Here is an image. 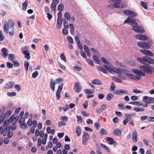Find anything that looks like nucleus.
<instances>
[{"instance_id":"61","label":"nucleus","mask_w":154,"mask_h":154,"mask_svg":"<svg viewBox=\"0 0 154 154\" xmlns=\"http://www.w3.org/2000/svg\"><path fill=\"white\" fill-rule=\"evenodd\" d=\"M100 133L103 135H106V131L103 128H101L100 130Z\"/></svg>"},{"instance_id":"49","label":"nucleus","mask_w":154,"mask_h":154,"mask_svg":"<svg viewBox=\"0 0 154 154\" xmlns=\"http://www.w3.org/2000/svg\"><path fill=\"white\" fill-rule=\"evenodd\" d=\"M7 94L8 96L13 97L16 95V93L15 92H11V93L8 92Z\"/></svg>"},{"instance_id":"1","label":"nucleus","mask_w":154,"mask_h":154,"mask_svg":"<svg viewBox=\"0 0 154 154\" xmlns=\"http://www.w3.org/2000/svg\"><path fill=\"white\" fill-rule=\"evenodd\" d=\"M139 68L142 71L148 74L152 73L154 71L153 67L147 64L140 65Z\"/></svg>"},{"instance_id":"15","label":"nucleus","mask_w":154,"mask_h":154,"mask_svg":"<svg viewBox=\"0 0 154 154\" xmlns=\"http://www.w3.org/2000/svg\"><path fill=\"white\" fill-rule=\"evenodd\" d=\"M14 84V82L11 81L8 82L5 86L4 88L9 89L12 88Z\"/></svg>"},{"instance_id":"38","label":"nucleus","mask_w":154,"mask_h":154,"mask_svg":"<svg viewBox=\"0 0 154 154\" xmlns=\"http://www.w3.org/2000/svg\"><path fill=\"white\" fill-rule=\"evenodd\" d=\"M9 59L11 60L12 61L15 58V56L14 54H8Z\"/></svg>"},{"instance_id":"5","label":"nucleus","mask_w":154,"mask_h":154,"mask_svg":"<svg viewBox=\"0 0 154 154\" xmlns=\"http://www.w3.org/2000/svg\"><path fill=\"white\" fill-rule=\"evenodd\" d=\"M82 143L85 145H87L88 144L87 141L89 138L88 134L87 132L84 133L82 137Z\"/></svg>"},{"instance_id":"27","label":"nucleus","mask_w":154,"mask_h":154,"mask_svg":"<svg viewBox=\"0 0 154 154\" xmlns=\"http://www.w3.org/2000/svg\"><path fill=\"white\" fill-rule=\"evenodd\" d=\"M20 127L23 130L26 129L28 127V125L26 123H23L20 124Z\"/></svg>"},{"instance_id":"58","label":"nucleus","mask_w":154,"mask_h":154,"mask_svg":"<svg viewBox=\"0 0 154 154\" xmlns=\"http://www.w3.org/2000/svg\"><path fill=\"white\" fill-rule=\"evenodd\" d=\"M111 86L110 87V88L111 90L112 91H113L115 88V85L113 82H112L111 83Z\"/></svg>"},{"instance_id":"20","label":"nucleus","mask_w":154,"mask_h":154,"mask_svg":"<svg viewBox=\"0 0 154 154\" xmlns=\"http://www.w3.org/2000/svg\"><path fill=\"white\" fill-rule=\"evenodd\" d=\"M106 107L105 104L102 105L100 108L98 109L97 111V112L100 114V113L103 110L106 109Z\"/></svg>"},{"instance_id":"14","label":"nucleus","mask_w":154,"mask_h":154,"mask_svg":"<svg viewBox=\"0 0 154 154\" xmlns=\"http://www.w3.org/2000/svg\"><path fill=\"white\" fill-rule=\"evenodd\" d=\"M145 61L149 63L154 64V60L152 58L146 56H143Z\"/></svg>"},{"instance_id":"7","label":"nucleus","mask_w":154,"mask_h":154,"mask_svg":"<svg viewBox=\"0 0 154 154\" xmlns=\"http://www.w3.org/2000/svg\"><path fill=\"white\" fill-rule=\"evenodd\" d=\"M140 51L144 55L150 57H152L153 55V53L149 50L141 49Z\"/></svg>"},{"instance_id":"36","label":"nucleus","mask_w":154,"mask_h":154,"mask_svg":"<svg viewBox=\"0 0 154 154\" xmlns=\"http://www.w3.org/2000/svg\"><path fill=\"white\" fill-rule=\"evenodd\" d=\"M112 78L114 81H115L119 83H121L122 82V80L121 79H119L116 76H113Z\"/></svg>"},{"instance_id":"54","label":"nucleus","mask_w":154,"mask_h":154,"mask_svg":"<svg viewBox=\"0 0 154 154\" xmlns=\"http://www.w3.org/2000/svg\"><path fill=\"white\" fill-rule=\"evenodd\" d=\"M60 57L61 59L63 60L64 61H66V57L63 53H61L60 55Z\"/></svg>"},{"instance_id":"47","label":"nucleus","mask_w":154,"mask_h":154,"mask_svg":"<svg viewBox=\"0 0 154 154\" xmlns=\"http://www.w3.org/2000/svg\"><path fill=\"white\" fill-rule=\"evenodd\" d=\"M67 39L68 41L71 44L73 43V40L72 37L69 36L67 37Z\"/></svg>"},{"instance_id":"9","label":"nucleus","mask_w":154,"mask_h":154,"mask_svg":"<svg viewBox=\"0 0 154 154\" xmlns=\"http://www.w3.org/2000/svg\"><path fill=\"white\" fill-rule=\"evenodd\" d=\"M124 23H129L130 25L132 26V27L134 26H137L138 25L137 23L135 21L131 20L129 17L125 21Z\"/></svg>"},{"instance_id":"46","label":"nucleus","mask_w":154,"mask_h":154,"mask_svg":"<svg viewBox=\"0 0 154 154\" xmlns=\"http://www.w3.org/2000/svg\"><path fill=\"white\" fill-rule=\"evenodd\" d=\"M141 4L144 8L146 9H147V5L146 3L141 1Z\"/></svg>"},{"instance_id":"57","label":"nucleus","mask_w":154,"mask_h":154,"mask_svg":"<svg viewBox=\"0 0 154 154\" xmlns=\"http://www.w3.org/2000/svg\"><path fill=\"white\" fill-rule=\"evenodd\" d=\"M13 65L15 67H18L20 65L19 63L17 61H13Z\"/></svg>"},{"instance_id":"39","label":"nucleus","mask_w":154,"mask_h":154,"mask_svg":"<svg viewBox=\"0 0 154 154\" xmlns=\"http://www.w3.org/2000/svg\"><path fill=\"white\" fill-rule=\"evenodd\" d=\"M6 118L5 115L2 114L0 116V123H2Z\"/></svg>"},{"instance_id":"62","label":"nucleus","mask_w":154,"mask_h":154,"mask_svg":"<svg viewBox=\"0 0 154 154\" xmlns=\"http://www.w3.org/2000/svg\"><path fill=\"white\" fill-rule=\"evenodd\" d=\"M13 133L12 131H9L7 134V136L8 137L11 138L13 136Z\"/></svg>"},{"instance_id":"17","label":"nucleus","mask_w":154,"mask_h":154,"mask_svg":"<svg viewBox=\"0 0 154 154\" xmlns=\"http://www.w3.org/2000/svg\"><path fill=\"white\" fill-rule=\"evenodd\" d=\"M2 55L3 57H6L8 55V50L5 48H3L1 50Z\"/></svg>"},{"instance_id":"22","label":"nucleus","mask_w":154,"mask_h":154,"mask_svg":"<svg viewBox=\"0 0 154 154\" xmlns=\"http://www.w3.org/2000/svg\"><path fill=\"white\" fill-rule=\"evenodd\" d=\"M23 54L25 55L24 58L25 59H27V60H29L30 59V54L29 51H24Z\"/></svg>"},{"instance_id":"19","label":"nucleus","mask_w":154,"mask_h":154,"mask_svg":"<svg viewBox=\"0 0 154 154\" xmlns=\"http://www.w3.org/2000/svg\"><path fill=\"white\" fill-rule=\"evenodd\" d=\"M122 133L121 130L117 129L114 130L113 133L116 136H119L121 135Z\"/></svg>"},{"instance_id":"10","label":"nucleus","mask_w":154,"mask_h":154,"mask_svg":"<svg viewBox=\"0 0 154 154\" xmlns=\"http://www.w3.org/2000/svg\"><path fill=\"white\" fill-rule=\"evenodd\" d=\"M63 87V85H61L58 86L57 92L56 93V98L57 100H59L60 98V94Z\"/></svg>"},{"instance_id":"25","label":"nucleus","mask_w":154,"mask_h":154,"mask_svg":"<svg viewBox=\"0 0 154 154\" xmlns=\"http://www.w3.org/2000/svg\"><path fill=\"white\" fill-rule=\"evenodd\" d=\"M69 28L70 33L72 35H74V34L75 28L73 24L70 23L69 24Z\"/></svg>"},{"instance_id":"4","label":"nucleus","mask_w":154,"mask_h":154,"mask_svg":"<svg viewBox=\"0 0 154 154\" xmlns=\"http://www.w3.org/2000/svg\"><path fill=\"white\" fill-rule=\"evenodd\" d=\"M143 101L147 104L154 103V98L145 96L143 99Z\"/></svg>"},{"instance_id":"31","label":"nucleus","mask_w":154,"mask_h":154,"mask_svg":"<svg viewBox=\"0 0 154 154\" xmlns=\"http://www.w3.org/2000/svg\"><path fill=\"white\" fill-rule=\"evenodd\" d=\"M55 82H54L52 79H51L50 81V88L52 87H55Z\"/></svg>"},{"instance_id":"3","label":"nucleus","mask_w":154,"mask_h":154,"mask_svg":"<svg viewBox=\"0 0 154 154\" xmlns=\"http://www.w3.org/2000/svg\"><path fill=\"white\" fill-rule=\"evenodd\" d=\"M122 72L130 79L134 80H138L140 78V77L139 78L133 74L128 73V71L125 69L122 70Z\"/></svg>"},{"instance_id":"33","label":"nucleus","mask_w":154,"mask_h":154,"mask_svg":"<svg viewBox=\"0 0 154 154\" xmlns=\"http://www.w3.org/2000/svg\"><path fill=\"white\" fill-rule=\"evenodd\" d=\"M64 9V6L63 4H60L58 6L57 9L59 11L62 12Z\"/></svg>"},{"instance_id":"8","label":"nucleus","mask_w":154,"mask_h":154,"mask_svg":"<svg viewBox=\"0 0 154 154\" xmlns=\"http://www.w3.org/2000/svg\"><path fill=\"white\" fill-rule=\"evenodd\" d=\"M135 37L137 39L142 41H145L148 39V37L145 35L138 34L135 35Z\"/></svg>"},{"instance_id":"13","label":"nucleus","mask_w":154,"mask_h":154,"mask_svg":"<svg viewBox=\"0 0 154 154\" xmlns=\"http://www.w3.org/2000/svg\"><path fill=\"white\" fill-rule=\"evenodd\" d=\"M137 132L136 131H134L132 133V140L133 142L137 143Z\"/></svg>"},{"instance_id":"24","label":"nucleus","mask_w":154,"mask_h":154,"mask_svg":"<svg viewBox=\"0 0 154 154\" xmlns=\"http://www.w3.org/2000/svg\"><path fill=\"white\" fill-rule=\"evenodd\" d=\"M9 26L8 24L4 23V30L5 34H8V32Z\"/></svg>"},{"instance_id":"55","label":"nucleus","mask_w":154,"mask_h":154,"mask_svg":"<svg viewBox=\"0 0 154 154\" xmlns=\"http://www.w3.org/2000/svg\"><path fill=\"white\" fill-rule=\"evenodd\" d=\"M11 111L9 110L8 111L6 112L5 113L4 115H5V116L6 117H9V116L11 114Z\"/></svg>"},{"instance_id":"45","label":"nucleus","mask_w":154,"mask_h":154,"mask_svg":"<svg viewBox=\"0 0 154 154\" xmlns=\"http://www.w3.org/2000/svg\"><path fill=\"white\" fill-rule=\"evenodd\" d=\"M63 81V79L61 78H59L57 79H55V81L56 84H60Z\"/></svg>"},{"instance_id":"37","label":"nucleus","mask_w":154,"mask_h":154,"mask_svg":"<svg viewBox=\"0 0 154 154\" xmlns=\"http://www.w3.org/2000/svg\"><path fill=\"white\" fill-rule=\"evenodd\" d=\"M85 93L87 94H93L94 91L92 90H89L88 89H85Z\"/></svg>"},{"instance_id":"6","label":"nucleus","mask_w":154,"mask_h":154,"mask_svg":"<svg viewBox=\"0 0 154 154\" xmlns=\"http://www.w3.org/2000/svg\"><path fill=\"white\" fill-rule=\"evenodd\" d=\"M132 29L135 32L140 33H143L145 31L143 27H140L137 26H134L133 27H132Z\"/></svg>"},{"instance_id":"43","label":"nucleus","mask_w":154,"mask_h":154,"mask_svg":"<svg viewBox=\"0 0 154 154\" xmlns=\"http://www.w3.org/2000/svg\"><path fill=\"white\" fill-rule=\"evenodd\" d=\"M63 25L66 29L68 28L69 27L68 23L65 19L64 20Z\"/></svg>"},{"instance_id":"18","label":"nucleus","mask_w":154,"mask_h":154,"mask_svg":"<svg viewBox=\"0 0 154 154\" xmlns=\"http://www.w3.org/2000/svg\"><path fill=\"white\" fill-rule=\"evenodd\" d=\"M92 83L94 85H102V83L100 80L96 79L93 80L92 81Z\"/></svg>"},{"instance_id":"63","label":"nucleus","mask_w":154,"mask_h":154,"mask_svg":"<svg viewBox=\"0 0 154 154\" xmlns=\"http://www.w3.org/2000/svg\"><path fill=\"white\" fill-rule=\"evenodd\" d=\"M7 66L8 68H12L13 67V65L9 62H8L7 63Z\"/></svg>"},{"instance_id":"56","label":"nucleus","mask_w":154,"mask_h":154,"mask_svg":"<svg viewBox=\"0 0 154 154\" xmlns=\"http://www.w3.org/2000/svg\"><path fill=\"white\" fill-rule=\"evenodd\" d=\"M131 12H132V11L131 10H126L124 11V14L127 15H129L131 14Z\"/></svg>"},{"instance_id":"16","label":"nucleus","mask_w":154,"mask_h":154,"mask_svg":"<svg viewBox=\"0 0 154 154\" xmlns=\"http://www.w3.org/2000/svg\"><path fill=\"white\" fill-rule=\"evenodd\" d=\"M6 24H8L9 27L10 29H14V23L12 20L11 19L8 21V22L5 23Z\"/></svg>"},{"instance_id":"50","label":"nucleus","mask_w":154,"mask_h":154,"mask_svg":"<svg viewBox=\"0 0 154 154\" xmlns=\"http://www.w3.org/2000/svg\"><path fill=\"white\" fill-rule=\"evenodd\" d=\"M3 34L2 31H0V40L1 41H3L5 38V36Z\"/></svg>"},{"instance_id":"40","label":"nucleus","mask_w":154,"mask_h":154,"mask_svg":"<svg viewBox=\"0 0 154 154\" xmlns=\"http://www.w3.org/2000/svg\"><path fill=\"white\" fill-rule=\"evenodd\" d=\"M111 69H112L111 71H113L117 74L120 72V71L115 67H112L111 68Z\"/></svg>"},{"instance_id":"52","label":"nucleus","mask_w":154,"mask_h":154,"mask_svg":"<svg viewBox=\"0 0 154 154\" xmlns=\"http://www.w3.org/2000/svg\"><path fill=\"white\" fill-rule=\"evenodd\" d=\"M87 62L91 66H93L94 64L92 61L89 59H87L86 60Z\"/></svg>"},{"instance_id":"64","label":"nucleus","mask_w":154,"mask_h":154,"mask_svg":"<svg viewBox=\"0 0 154 154\" xmlns=\"http://www.w3.org/2000/svg\"><path fill=\"white\" fill-rule=\"evenodd\" d=\"M84 48L85 52H88L90 51V50L87 45H84Z\"/></svg>"},{"instance_id":"51","label":"nucleus","mask_w":154,"mask_h":154,"mask_svg":"<svg viewBox=\"0 0 154 154\" xmlns=\"http://www.w3.org/2000/svg\"><path fill=\"white\" fill-rule=\"evenodd\" d=\"M25 122V119L23 117L20 118L18 121V122L19 124L23 123Z\"/></svg>"},{"instance_id":"42","label":"nucleus","mask_w":154,"mask_h":154,"mask_svg":"<svg viewBox=\"0 0 154 154\" xmlns=\"http://www.w3.org/2000/svg\"><path fill=\"white\" fill-rule=\"evenodd\" d=\"M106 140L107 141H109V143L110 144H112L114 143V140L112 138L108 137L107 138Z\"/></svg>"},{"instance_id":"2","label":"nucleus","mask_w":154,"mask_h":154,"mask_svg":"<svg viewBox=\"0 0 154 154\" xmlns=\"http://www.w3.org/2000/svg\"><path fill=\"white\" fill-rule=\"evenodd\" d=\"M152 42H139L137 43L138 47L144 49H149L152 46Z\"/></svg>"},{"instance_id":"11","label":"nucleus","mask_w":154,"mask_h":154,"mask_svg":"<svg viewBox=\"0 0 154 154\" xmlns=\"http://www.w3.org/2000/svg\"><path fill=\"white\" fill-rule=\"evenodd\" d=\"M132 72L140 76H144L145 75V74L144 73L140 70L133 69Z\"/></svg>"},{"instance_id":"28","label":"nucleus","mask_w":154,"mask_h":154,"mask_svg":"<svg viewBox=\"0 0 154 154\" xmlns=\"http://www.w3.org/2000/svg\"><path fill=\"white\" fill-rule=\"evenodd\" d=\"M27 5L28 1L26 0L22 4V9L24 11L26 10Z\"/></svg>"},{"instance_id":"53","label":"nucleus","mask_w":154,"mask_h":154,"mask_svg":"<svg viewBox=\"0 0 154 154\" xmlns=\"http://www.w3.org/2000/svg\"><path fill=\"white\" fill-rule=\"evenodd\" d=\"M60 119L65 122H66L68 121V117L66 116H63L61 117Z\"/></svg>"},{"instance_id":"21","label":"nucleus","mask_w":154,"mask_h":154,"mask_svg":"<svg viewBox=\"0 0 154 154\" xmlns=\"http://www.w3.org/2000/svg\"><path fill=\"white\" fill-rule=\"evenodd\" d=\"M62 22V19H59V18H57V27L58 29H60L61 28Z\"/></svg>"},{"instance_id":"32","label":"nucleus","mask_w":154,"mask_h":154,"mask_svg":"<svg viewBox=\"0 0 154 154\" xmlns=\"http://www.w3.org/2000/svg\"><path fill=\"white\" fill-rule=\"evenodd\" d=\"M29 63L28 61H25L24 62V68L25 69V70L27 71L28 70L29 66Z\"/></svg>"},{"instance_id":"35","label":"nucleus","mask_w":154,"mask_h":154,"mask_svg":"<svg viewBox=\"0 0 154 154\" xmlns=\"http://www.w3.org/2000/svg\"><path fill=\"white\" fill-rule=\"evenodd\" d=\"M101 60L102 62H103L104 63L108 65H109L110 63L105 58L102 57L101 58Z\"/></svg>"},{"instance_id":"41","label":"nucleus","mask_w":154,"mask_h":154,"mask_svg":"<svg viewBox=\"0 0 154 154\" xmlns=\"http://www.w3.org/2000/svg\"><path fill=\"white\" fill-rule=\"evenodd\" d=\"M137 60L138 61L142 63H144L145 60L143 58H143L141 57H137Z\"/></svg>"},{"instance_id":"23","label":"nucleus","mask_w":154,"mask_h":154,"mask_svg":"<svg viewBox=\"0 0 154 154\" xmlns=\"http://www.w3.org/2000/svg\"><path fill=\"white\" fill-rule=\"evenodd\" d=\"M97 68L99 71H100L106 74L107 73L106 70L102 66H97Z\"/></svg>"},{"instance_id":"48","label":"nucleus","mask_w":154,"mask_h":154,"mask_svg":"<svg viewBox=\"0 0 154 154\" xmlns=\"http://www.w3.org/2000/svg\"><path fill=\"white\" fill-rule=\"evenodd\" d=\"M57 5V4H55L54 3H52L51 4V10H53L54 11H55Z\"/></svg>"},{"instance_id":"60","label":"nucleus","mask_w":154,"mask_h":154,"mask_svg":"<svg viewBox=\"0 0 154 154\" xmlns=\"http://www.w3.org/2000/svg\"><path fill=\"white\" fill-rule=\"evenodd\" d=\"M58 127H61V126H65L66 125V123L63 122H60L58 123Z\"/></svg>"},{"instance_id":"59","label":"nucleus","mask_w":154,"mask_h":154,"mask_svg":"<svg viewBox=\"0 0 154 154\" xmlns=\"http://www.w3.org/2000/svg\"><path fill=\"white\" fill-rule=\"evenodd\" d=\"M118 4H117L116 2H115L114 5H109V7H114L115 8H119V5H118Z\"/></svg>"},{"instance_id":"34","label":"nucleus","mask_w":154,"mask_h":154,"mask_svg":"<svg viewBox=\"0 0 154 154\" xmlns=\"http://www.w3.org/2000/svg\"><path fill=\"white\" fill-rule=\"evenodd\" d=\"M65 17L67 21H69L70 20V15L68 12L65 13Z\"/></svg>"},{"instance_id":"30","label":"nucleus","mask_w":154,"mask_h":154,"mask_svg":"<svg viewBox=\"0 0 154 154\" xmlns=\"http://www.w3.org/2000/svg\"><path fill=\"white\" fill-rule=\"evenodd\" d=\"M134 110L136 112H143L145 111V109L142 108L134 107Z\"/></svg>"},{"instance_id":"26","label":"nucleus","mask_w":154,"mask_h":154,"mask_svg":"<svg viewBox=\"0 0 154 154\" xmlns=\"http://www.w3.org/2000/svg\"><path fill=\"white\" fill-rule=\"evenodd\" d=\"M114 97V95L113 94H112L109 93L106 95V100L107 101H110Z\"/></svg>"},{"instance_id":"12","label":"nucleus","mask_w":154,"mask_h":154,"mask_svg":"<svg viewBox=\"0 0 154 154\" xmlns=\"http://www.w3.org/2000/svg\"><path fill=\"white\" fill-rule=\"evenodd\" d=\"M75 90L77 93H79L81 91V85L78 82H76L74 85Z\"/></svg>"},{"instance_id":"29","label":"nucleus","mask_w":154,"mask_h":154,"mask_svg":"<svg viewBox=\"0 0 154 154\" xmlns=\"http://www.w3.org/2000/svg\"><path fill=\"white\" fill-rule=\"evenodd\" d=\"M75 132L78 136H79L80 135L81 131L80 128L79 126H78L76 127Z\"/></svg>"},{"instance_id":"44","label":"nucleus","mask_w":154,"mask_h":154,"mask_svg":"<svg viewBox=\"0 0 154 154\" xmlns=\"http://www.w3.org/2000/svg\"><path fill=\"white\" fill-rule=\"evenodd\" d=\"M93 57L94 59L96 61L95 63L97 64H98L100 61V59L98 58L96 55H94L93 56Z\"/></svg>"}]
</instances>
